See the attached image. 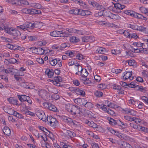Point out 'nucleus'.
<instances>
[{
  "instance_id": "1",
  "label": "nucleus",
  "mask_w": 148,
  "mask_h": 148,
  "mask_svg": "<svg viewBox=\"0 0 148 148\" xmlns=\"http://www.w3.org/2000/svg\"><path fill=\"white\" fill-rule=\"evenodd\" d=\"M7 33L15 37H16L21 35V33L18 30L13 29L12 28H8L7 29Z\"/></svg>"
},
{
  "instance_id": "2",
  "label": "nucleus",
  "mask_w": 148,
  "mask_h": 148,
  "mask_svg": "<svg viewBox=\"0 0 148 148\" xmlns=\"http://www.w3.org/2000/svg\"><path fill=\"white\" fill-rule=\"evenodd\" d=\"M77 66L78 72L80 73V75L83 77H86L88 75V73L85 69H82L81 66L79 64L76 65Z\"/></svg>"
},
{
  "instance_id": "3",
  "label": "nucleus",
  "mask_w": 148,
  "mask_h": 148,
  "mask_svg": "<svg viewBox=\"0 0 148 148\" xmlns=\"http://www.w3.org/2000/svg\"><path fill=\"white\" fill-rule=\"evenodd\" d=\"M50 80V82L54 85L58 86H60V82H62V80L61 77L57 76L54 77L53 80Z\"/></svg>"
},
{
  "instance_id": "4",
  "label": "nucleus",
  "mask_w": 148,
  "mask_h": 148,
  "mask_svg": "<svg viewBox=\"0 0 148 148\" xmlns=\"http://www.w3.org/2000/svg\"><path fill=\"white\" fill-rule=\"evenodd\" d=\"M38 94L39 96L43 99L46 100L48 99L47 93L45 90H40L38 91Z\"/></svg>"
},
{
  "instance_id": "5",
  "label": "nucleus",
  "mask_w": 148,
  "mask_h": 148,
  "mask_svg": "<svg viewBox=\"0 0 148 148\" xmlns=\"http://www.w3.org/2000/svg\"><path fill=\"white\" fill-rule=\"evenodd\" d=\"M36 115L39 118L43 121L46 119L44 112L42 110H39L36 112Z\"/></svg>"
},
{
  "instance_id": "6",
  "label": "nucleus",
  "mask_w": 148,
  "mask_h": 148,
  "mask_svg": "<svg viewBox=\"0 0 148 148\" xmlns=\"http://www.w3.org/2000/svg\"><path fill=\"white\" fill-rule=\"evenodd\" d=\"M32 23H25L23 25L17 26V27L25 31L26 30H28V28H30V27L32 26Z\"/></svg>"
},
{
  "instance_id": "7",
  "label": "nucleus",
  "mask_w": 148,
  "mask_h": 148,
  "mask_svg": "<svg viewBox=\"0 0 148 148\" xmlns=\"http://www.w3.org/2000/svg\"><path fill=\"white\" fill-rule=\"evenodd\" d=\"M30 49H33L34 52H35L37 54L40 55H42L45 53V50L41 48H36L35 47H31Z\"/></svg>"
},
{
  "instance_id": "8",
  "label": "nucleus",
  "mask_w": 148,
  "mask_h": 148,
  "mask_svg": "<svg viewBox=\"0 0 148 148\" xmlns=\"http://www.w3.org/2000/svg\"><path fill=\"white\" fill-rule=\"evenodd\" d=\"M131 49L130 50L132 52L135 53H138L140 52H142V51L145 52V51H147V53L148 52L147 50L146 49L143 48V49H142L141 48H134L133 47H131Z\"/></svg>"
},
{
  "instance_id": "9",
  "label": "nucleus",
  "mask_w": 148,
  "mask_h": 148,
  "mask_svg": "<svg viewBox=\"0 0 148 148\" xmlns=\"http://www.w3.org/2000/svg\"><path fill=\"white\" fill-rule=\"evenodd\" d=\"M123 76V79L125 80L129 79L130 80H132L133 79V77H132V71L131 72H125Z\"/></svg>"
},
{
  "instance_id": "10",
  "label": "nucleus",
  "mask_w": 148,
  "mask_h": 148,
  "mask_svg": "<svg viewBox=\"0 0 148 148\" xmlns=\"http://www.w3.org/2000/svg\"><path fill=\"white\" fill-rule=\"evenodd\" d=\"M74 101L75 103H77V105L82 106L84 105V103H85L86 102V100L83 98H77L74 100Z\"/></svg>"
},
{
  "instance_id": "11",
  "label": "nucleus",
  "mask_w": 148,
  "mask_h": 148,
  "mask_svg": "<svg viewBox=\"0 0 148 148\" xmlns=\"http://www.w3.org/2000/svg\"><path fill=\"white\" fill-rule=\"evenodd\" d=\"M65 132L66 136H68L69 138H72L76 136L75 133L71 131L65 130Z\"/></svg>"
},
{
  "instance_id": "12",
  "label": "nucleus",
  "mask_w": 148,
  "mask_h": 148,
  "mask_svg": "<svg viewBox=\"0 0 148 148\" xmlns=\"http://www.w3.org/2000/svg\"><path fill=\"white\" fill-rule=\"evenodd\" d=\"M108 119L109 121V123L112 125H114L117 124H119V123L121 122L120 120H115L114 119L110 117L108 118Z\"/></svg>"
},
{
  "instance_id": "13",
  "label": "nucleus",
  "mask_w": 148,
  "mask_h": 148,
  "mask_svg": "<svg viewBox=\"0 0 148 148\" xmlns=\"http://www.w3.org/2000/svg\"><path fill=\"white\" fill-rule=\"evenodd\" d=\"M110 131L112 134L117 136L119 138H124L123 134L119 133L112 128L110 129Z\"/></svg>"
},
{
  "instance_id": "14",
  "label": "nucleus",
  "mask_w": 148,
  "mask_h": 148,
  "mask_svg": "<svg viewBox=\"0 0 148 148\" xmlns=\"http://www.w3.org/2000/svg\"><path fill=\"white\" fill-rule=\"evenodd\" d=\"M8 100L10 103L13 105H16L17 106H19L20 104L18 103V101L16 99L12 97H10L9 99H8Z\"/></svg>"
},
{
  "instance_id": "15",
  "label": "nucleus",
  "mask_w": 148,
  "mask_h": 148,
  "mask_svg": "<svg viewBox=\"0 0 148 148\" xmlns=\"http://www.w3.org/2000/svg\"><path fill=\"white\" fill-rule=\"evenodd\" d=\"M45 73L49 78H51L54 75L53 71L52 69L50 70L48 69L46 70Z\"/></svg>"
},
{
  "instance_id": "16",
  "label": "nucleus",
  "mask_w": 148,
  "mask_h": 148,
  "mask_svg": "<svg viewBox=\"0 0 148 148\" xmlns=\"http://www.w3.org/2000/svg\"><path fill=\"white\" fill-rule=\"evenodd\" d=\"M31 27L30 28L33 29L34 28H40L42 26V23L41 22H37L36 23H32Z\"/></svg>"
},
{
  "instance_id": "17",
  "label": "nucleus",
  "mask_w": 148,
  "mask_h": 148,
  "mask_svg": "<svg viewBox=\"0 0 148 148\" xmlns=\"http://www.w3.org/2000/svg\"><path fill=\"white\" fill-rule=\"evenodd\" d=\"M134 15V17L137 18L138 19L144 20L145 21H147V18L144 16L140 14H138L136 12H135Z\"/></svg>"
},
{
  "instance_id": "18",
  "label": "nucleus",
  "mask_w": 148,
  "mask_h": 148,
  "mask_svg": "<svg viewBox=\"0 0 148 148\" xmlns=\"http://www.w3.org/2000/svg\"><path fill=\"white\" fill-rule=\"evenodd\" d=\"M78 106L77 105L73 106L70 114L72 115H75L76 114H78Z\"/></svg>"
},
{
  "instance_id": "19",
  "label": "nucleus",
  "mask_w": 148,
  "mask_h": 148,
  "mask_svg": "<svg viewBox=\"0 0 148 148\" xmlns=\"http://www.w3.org/2000/svg\"><path fill=\"white\" fill-rule=\"evenodd\" d=\"M3 131L4 134L9 136L11 134V131L9 128L7 126H5L3 129Z\"/></svg>"
},
{
  "instance_id": "20",
  "label": "nucleus",
  "mask_w": 148,
  "mask_h": 148,
  "mask_svg": "<svg viewBox=\"0 0 148 148\" xmlns=\"http://www.w3.org/2000/svg\"><path fill=\"white\" fill-rule=\"evenodd\" d=\"M121 146L123 148H132V147L129 144L125 141L121 142Z\"/></svg>"
},
{
  "instance_id": "21",
  "label": "nucleus",
  "mask_w": 148,
  "mask_h": 148,
  "mask_svg": "<svg viewBox=\"0 0 148 148\" xmlns=\"http://www.w3.org/2000/svg\"><path fill=\"white\" fill-rule=\"evenodd\" d=\"M79 9L75 8L69 11V13L71 14H74L75 15H79Z\"/></svg>"
},
{
  "instance_id": "22",
  "label": "nucleus",
  "mask_w": 148,
  "mask_h": 148,
  "mask_svg": "<svg viewBox=\"0 0 148 148\" xmlns=\"http://www.w3.org/2000/svg\"><path fill=\"white\" fill-rule=\"evenodd\" d=\"M86 123H87L89 126L92 127L93 128H97L98 125L96 123H95L93 122H90L87 120L86 121Z\"/></svg>"
},
{
  "instance_id": "23",
  "label": "nucleus",
  "mask_w": 148,
  "mask_h": 148,
  "mask_svg": "<svg viewBox=\"0 0 148 148\" xmlns=\"http://www.w3.org/2000/svg\"><path fill=\"white\" fill-rule=\"evenodd\" d=\"M114 7L116 9L119 10H123L125 8V6L124 5H122L119 3H116L114 4Z\"/></svg>"
},
{
  "instance_id": "24",
  "label": "nucleus",
  "mask_w": 148,
  "mask_h": 148,
  "mask_svg": "<svg viewBox=\"0 0 148 148\" xmlns=\"http://www.w3.org/2000/svg\"><path fill=\"white\" fill-rule=\"evenodd\" d=\"M41 13V12L39 10H37L35 9H30V14H38Z\"/></svg>"
},
{
  "instance_id": "25",
  "label": "nucleus",
  "mask_w": 148,
  "mask_h": 148,
  "mask_svg": "<svg viewBox=\"0 0 148 148\" xmlns=\"http://www.w3.org/2000/svg\"><path fill=\"white\" fill-rule=\"evenodd\" d=\"M28 97L25 95H18V98L21 101H26Z\"/></svg>"
},
{
  "instance_id": "26",
  "label": "nucleus",
  "mask_w": 148,
  "mask_h": 148,
  "mask_svg": "<svg viewBox=\"0 0 148 148\" xmlns=\"http://www.w3.org/2000/svg\"><path fill=\"white\" fill-rule=\"evenodd\" d=\"M94 38L91 36H85L82 38V41L84 42H87L93 39Z\"/></svg>"
},
{
  "instance_id": "27",
  "label": "nucleus",
  "mask_w": 148,
  "mask_h": 148,
  "mask_svg": "<svg viewBox=\"0 0 148 148\" xmlns=\"http://www.w3.org/2000/svg\"><path fill=\"white\" fill-rule=\"evenodd\" d=\"M57 121L56 118L52 117L51 121H50V125L52 127H55L56 125Z\"/></svg>"
},
{
  "instance_id": "28",
  "label": "nucleus",
  "mask_w": 148,
  "mask_h": 148,
  "mask_svg": "<svg viewBox=\"0 0 148 148\" xmlns=\"http://www.w3.org/2000/svg\"><path fill=\"white\" fill-rule=\"evenodd\" d=\"M139 10L142 13H144L148 16V9L142 7L139 8Z\"/></svg>"
},
{
  "instance_id": "29",
  "label": "nucleus",
  "mask_w": 148,
  "mask_h": 148,
  "mask_svg": "<svg viewBox=\"0 0 148 148\" xmlns=\"http://www.w3.org/2000/svg\"><path fill=\"white\" fill-rule=\"evenodd\" d=\"M127 27L128 28H130L134 30H137L138 27V26L135 24H127Z\"/></svg>"
},
{
  "instance_id": "30",
  "label": "nucleus",
  "mask_w": 148,
  "mask_h": 148,
  "mask_svg": "<svg viewBox=\"0 0 148 148\" xmlns=\"http://www.w3.org/2000/svg\"><path fill=\"white\" fill-rule=\"evenodd\" d=\"M12 114L19 119H23V116L21 114L15 111H14Z\"/></svg>"
},
{
  "instance_id": "31",
  "label": "nucleus",
  "mask_w": 148,
  "mask_h": 148,
  "mask_svg": "<svg viewBox=\"0 0 148 148\" xmlns=\"http://www.w3.org/2000/svg\"><path fill=\"white\" fill-rule=\"evenodd\" d=\"M124 117L125 120L130 121H134L136 119L135 117L132 118L128 116H124Z\"/></svg>"
},
{
  "instance_id": "32",
  "label": "nucleus",
  "mask_w": 148,
  "mask_h": 148,
  "mask_svg": "<svg viewBox=\"0 0 148 148\" xmlns=\"http://www.w3.org/2000/svg\"><path fill=\"white\" fill-rule=\"evenodd\" d=\"M94 95L96 97H100L102 96L103 93L101 92L99 90H96L95 92Z\"/></svg>"
},
{
  "instance_id": "33",
  "label": "nucleus",
  "mask_w": 148,
  "mask_h": 148,
  "mask_svg": "<svg viewBox=\"0 0 148 148\" xmlns=\"http://www.w3.org/2000/svg\"><path fill=\"white\" fill-rule=\"evenodd\" d=\"M49 109L50 110L55 112L56 111L57 108L55 106L51 103L49 104Z\"/></svg>"
},
{
  "instance_id": "34",
  "label": "nucleus",
  "mask_w": 148,
  "mask_h": 148,
  "mask_svg": "<svg viewBox=\"0 0 148 148\" xmlns=\"http://www.w3.org/2000/svg\"><path fill=\"white\" fill-rule=\"evenodd\" d=\"M79 39L76 37L73 36L70 38V41L73 43H76L79 41Z\"/></svg>"
},
{
  "instance_id": "35",
  "label": "nucleus",
  "mask_w": 148,
  "mask_h": 148,
  "mask_svg": "<svg viewBox=\"0 0 148 148\" xmlns=\"http://www.w3.org/2000/svg\"><path fill=\"white\" fill-rule=\"evenodd\" d=\"M84 106L88 108H91L92 107V104L91 102H87L86 100V102L84 103Z\"/></svg>"
},
{
  "instance_id": "36",
  "label": "nucleus",
  "mask_w": 148,
  "mask_h": 148,
  "mask_svg": "<svg viewBox=\"0 0 148 148\" xmlns=\"http://www.w3.org/2000/svg\"><path fill=\"white\" fill-rule=\"evenodd\" d=\"M144 43H141L140 42H134L133 43V45L137 47H142L143 48V45H144Z\"/></svg>"
},
{
  "instance_id": "37",
  "label": "nucleus",
  "mask_w": 148,
  "mask_h": 148,
  "mask_svg": "<svg viewBox=\"0 0 148 148\" xmlns=\"http://www.w3.org/2000/svg\"><path fill=\"white\" fill-rule=\"evenodd\" d=\"M73 106V105L70 104L66 105L65 106L66 109L68 112L71 113Z\"/></svg>"
},
{
  "instance_id": "38",
  "label": "nucleus",
  "mask_w": 148,
  "mask_h": 148,
  "mask_svg": "<svg viewBox=\"0 0 148 148\" xmlns=\"http://www.w3.org/2000/svg\"><path fill=\"white\" fill-rule=\"evenodd\" d=\"M31 6L33 7H34L37 9H40L41 8V5L39 3H32Z\"/></svg>"
},
{
  "instance_id": "39",
  "label": "nucleus",
  "mask_w": 148,
  "mask_h": 148,
  "mask_svg": "<svg viewBox=\"0 0 148 148\" xmlns=\"http://www.w3.org/2000/svg\"><path fill=\"white\" fill-rule=\"evenodd\" d=\"M124 13L125 14L127 15H130V16L134 17V14H135V12L133 11L127 10L125 11Z\"/></svg>"
},
{
  "instance_id": "40",
  "label": "nucleus",
  "mask_w": 148,
  "mask_h": 148,
  "mask_svg": "<svg viewBox=\"0 0 148 148\" xmlns=\"http://www.w3.org/2000/svg\"><path fill=\"white\" fill-rule=\"evenodd\" d=\"M97 107L99 108H101L104 111H105L107 110L106 107H105L106 106L104 105H103L102 104H97Z\"/></svg>"
},
{
  "instance_id": "41",
  "label": "nucleus",
  "mask_w": 148,
  "mask_h": 148,
  "mask_svg": "<svg viewBox=\"0 0 148 148\" xmlns=\"http://www.w3.org/2000/svg\"><path fill=\"white\" fill-rule=\"evenodd\" d=\"M138 129L140 130L141 131L145 132L146 133H148V128L143 127L140 125H138Z\"/></svg>"
},
{
  "instance_id": "42",
  "label": "nucleus",
  "mask_w": 148,
  "mask_h": 148,
  "mask_svg": "<svg viewBox=\"0 0 148 148\" xmlns=\"http://www.w3.org/2000/svg\"><path fill=\"white\" fill-rule=\"evenodd\" d=\"M6 47L8 48L11 49L13 50H16V46H14L13 45L10 44H8L6 45Z\"/></svg>"
},
{
  "instance_id": "43",
  "label": "nucleus",
  "mask_w": 148,
  "mask_h": 148,
  "mask_svg": "<svg viewBox=\"0 0 148 148\" xmlns=\"http://www.w3.org/2000/svg\"><path fill=\"white\" fill-rule=\"evenodd\" d=\"M120 18V17L117 14H114L112 13L110 18L112 19H118Z\"/></svg>"
},
{
  "instance_id": "44",
  "label": "nucleus",
  "mask_w": 148,
  "mask_h": 148,
  "mask_svg": "<svg viewBox=\"0 0 148 148\" xmlns=\"http://www.w3.org/2000/svg\"><path fill=\"white\" fill-rule=\"evenodd\" d=\"M7 29L8 28L5 26L4 25L3 23H1L0 25V30H4L5 32H7Z\"/></svg>"
},
{
  "instance_id": "45",
  "label": "nucleus",
  "mask_w": 148,
  "mask_h": 148,
  "mask_svg": "<svg viewBox=\"0 0 148 148\" xmlns=\"http://www.w3.org/2000/svg\"><path fill=\"white\" fill-rule=\"evenodd\" d=\"M21 5H28L29 4V2L25 0H20L19 1Z\"/></svg>"
},
{
  "instance_id": "46",
  "label": "nucleus",
  "mask_w": 148,
  "mask_h": 148,
  "mask_svg": "<svg viewBox=\"0 0 148 148\" xmlns=\"http://www.w3.org/2000/svg\"><path fill=\"white\" fill-rule=\"evenodd\" d=\"M113 88L117 90H121V87L120 86L114 84L112 85Z\"/></svg>"
},
{
  "instance_id": "47",
  "label": "nucleus",
  "mask_w": 148,
  "mask_h": 148,
  "mask_svg": "<svg viewBox=\"0 0 148 148\" xmlns=\"http://www.w3.org/2000/svg\"><path fill=\"white\" fill-rule=\"evenodd\" d=\"M107 110L105 111H106L110 115H113L115 114L114 112L112 110L108 108H106Z\"/></svg>"
},
{
  "instance_id": "48",
  "label": "nucleus",
  "mask_w": 148,
  "mask_h": 148,
  "mask_svg": "<svg viewBox=\"0 0 148 148\" xmlns=\"http://www.w3.org/2000/svg\"><path fill=\"white\" fill-rule=\"evenodd\" d=\"M18 62L17 60L14 58H10L8 60V62L10 64H14Z\"/></svg>"
},
{
  "instance_id": "49",
  "label": "nucleus",
  "mask_w": 148,
  "mask_h": 148,
  "mask_svg": "<svg viewBox=\"0 0 148 148\" xmlns=\"http://www.w3.org/2000/svg\"><path fill=\"white\" fill-rule=\"evenodd\" d=\"M125 62L128 63V64L130 66H134L136 64V62H135L134 61H132L130 60H128V61H125Z\"/></svg>"
},
{
  "instance_id": "50",
  "label": "nucleus",
  "mask_w": 148,
  "mask_h": 148,
  "mask_svg": "<svg viewBox=\"0 0 148 148\" xmlns=\"http://www.w3.org/2000/svg\"><path fill=\"white\" fill-rule=\"evenodd\" d=\"M58 61L57 59L52 60L50 61L51 64L53 66H55L57 64Z\"/></svg>"
},
{
  "instance_id": "51",
  "label": "nucleus",
  "mask_w": 148,
  "mask_h": 148,
  "mask_svg": "<svg viewBox=\"0 0 148 148\" xmlns=\"http://www.w3.org/2000/svg\"><path fill=\"white\" fill-rule=\"evenodd\" d=\"M138 38V36L137 35V34L136 33H132L130 34V36L129 37V38H134L135 39H137Z\"/></svg>"
},
{
  "instance_id": "52",
  "label": "nucleus",
  "mask_w": 148,
  "mask_h": 148,
  "mask_svg": "<svg viewBox=\"0 0 148 148\" xmlns=\"http://www.w3.org/2000/svg\"><path fill=\"white\" fill-rule=\"evenodd\" d=\"M105 50L104 48L100 47L96 50V52L99 53H103Z\"/></svg>"
},
{
  "instance_id": "53",
  "label": "nucleus",
  "mask_w": 148,
  "mask_h": 148,
  "mask_svg": "<svg viewBox=\"0 0 148 148\" xmlns=\"http://www.w3.org/2000/svg\"><path fill=\"white\" fill-rule=\"evenodd\" d=\"M28 83L27 82H23L21 84V86L26 88H30V87L28 86Z\"/></svg>"
},
{
  "instance_id": "54",
  "label": "nucleus",
  "mask_w": 148,
  "mask_h": 148,
  "mask_svg": "<svg viewBox=\"0 0 148 148\" xmlns=\"http://www.w3.org/2000/svg\"><path fill=\"white\" fill-rule=\"evenodd\" d=\"M22 11L23 13L29 14L30 13V9H28L26 8H24L22 9Z\"/></svg>"
},
{
  "instance_id": "55",
  "label": "nucleus",
  "mask_w": 148,
  "mask_h": 148,
  "mask_svg": "<svg viewBox=\"0 0 148 148\" xmlns=\"http://www.w3.org/2000/svg\"><path fill=\"white\" fill-rule=\"evenodd\" d=\"M25 110H26V111H25L24 110H22V111L23 112H24V113L25 114H27H27H29V115H31L32 116H34V114L33 112H32L29 111H27V109Z\"/></svg>"
},
{
  "instance_id": "56",
  "label": "nucleus",
  "mask_w": 148,
  "mask_h": 148,
  "mask_svg": "<svg viewBox=\"0 0 148 148\" xmlns=\"http://www.w3.org/2000/svg\"><path fill=\"white\" fill-rule=\"evenodd\" d=\"M18 70L16 69L11 68V73L12 74H17Z\"/></svg>"
},
{
  "instance_id": "57",
  "label": "nucleus",
  "mask_w": 148,
  "mask_h": 148,
  "mask_svg": "<svg viewBox=\"0 0 148 148\" xmlns=\"http://www.w3.org/2000/svg\"><path fill=\"white\" fill-rule=\"evenodd\" d=\"M112 13L110 11L106 12L104 13V15L106 17H109L110 18Z\"/></svg>"
},
{
  "instance_id": "58",
  "label": "nucleus",
  "mask_w": 148,
  "mask_h": 148,
  "mask_svg": "<svg viewBox=\"0 0 148 148\" xmlns=\"http://www.w3.org/2000/svg\"><path fill=\"white\" fill-rule=\"evenodd\" d=\"M94 77L95 81L97 82H100L101 79V77L97 75H95Z\"/></svg>"
},
{
  "instance_id": "59",
  "label": "nucleus",
  "mask_w": 148,
  "mask_h": 148,
  "mask_svg": "<svg viewBox=\"0 0 148 148\" xmlns=\"http://www.w3.org/2000/svg\"><path fill=\"white\" fill-rule=\"evenodd\" d=\"M66 30L68 31L70 33H75L76 32V29L73 28L69 29L67 28L66 29Z\"/></svg>"
},
{
  "instance_id": "60",
  "label": "nucleus",
  "mask_w": 148,
  "mask_h": 148,
  "mask_svg": "<svg viewBox=\"0 0 148 148\" xmlns=\"http://www.w3.org/2000/svg\"><path fill=\"white\" fill-rule=\"evenodd\" d=\"M136 86L135 82H131L130 84H128V86L131 88H134Z\"/></svg>"
},
{
  "instance_id": "61",
  "label": "nucleus",
  "mask_w": 148,
  "mask_h": 148,
  "mask_svg": "<svg viewBox=\"0 0 148 148\" xmlns=\"http://www.w3.org/2000/svg\"><path fill=\"white\" fill-rule=\"evenodd\" d=\"M146 29V28L142 26H138L137 29V30L141 31H145V30Z\"/></svg>"
},
{
  "instance_id": "62",
  "label": "nucleus",
  "mask_w": 148,
  "mask_h": 148,
  "mask_svg": "<svg viewBox=\"0 0 148 148\" xmlns=\"http://www.w3.org/2000/svg\"><path fill=\"white\" fill-rule=\"evenodd\" d=\"M51 98L52 99H54L55 100H57L59 98V96L56 94H54L52 95L51 97Z\"/></svg>"
},
{
  "instance_id": "63",
  "label": "nucleus",
  "mask_w": 148,
  "mask_h": 148,
  "mask_svg": "<svg viewBox=\"0 0 148 148\" xmlns=\"http://www.w3.org/2000/svg\"><path fill=\"white\" fill-rule=\"evenodd\" d=\"M130 125L131 127H132L135 129L138 128V126L134 124L133 123H130Z\"/></svg>"
},
{
  "instance_id": "64",
  "label": "nucleus",
  "mask_w": 148,
  "mask_h": 148,
  "mask_svg": "<svg viewBox=\"0 0 148 148\" xmlns=\"http://www.w3.org/2000/svg\"><path fill=\"white\" fill-rule=\"evenodd\" d=\"M98 87L102 90H103L106 88V86L105 84H100L98 85Z\"/></svg>"
}]
</instances>
